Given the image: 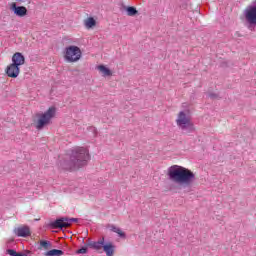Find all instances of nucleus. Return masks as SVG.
<instances>
[{"label": "nucleus", "mask_w": 256, "mask_h": 256, "mask_svg": "<svg viewBox=\"0 0 256 256\" xmlns=\"http://www.w3.org/2000/svg\"><path fill=\"white\" fill-rule=\"evenodd\" d=\"M167 177L169 181L178 185L170 186V191H175V189H185L186 187H191V185L195 183V173L180 165L170 166L167 170Z\"/></svg>", "instance_id": "obj_1"}, {"label": "nucleus", "mask_w": 256, "mask_h": 256, "mask_svg": "<svg viewBox=\"0 0 256 256\" xmlns=\"http://www.w3.org/2000/svg\"><path fill=\"white\" fill-rule=\"evenodd\" d=\"M91 156L89 150L79 147L72 150L69 160H61L58 164L64 171H79L82 167L87 166Z\"/></svg>", "instance_id": "obj_2"}, {"label": "nucleus", "mask_w": 256, "mask_h": 256, "mask_svg": "<svg viewBox=\"0 0 256 256\" xmlns=\"http://www.w3.org/2000/svg\"><path fill=\"white\" fill-rule=\"evenodd\" d=\"M88 247L94 249L95 251H101V249H103L106 256L115 255V244H113L111 241H105V237H102L98 241H90L88 243Z\"/></svg>", "instance_id": "obj_3"}, {"label": "nucleus", "mask_w": 256, "mask_h": 256, "mask_svg": "<svg viewBox=\"0 0 256 256\" xmlns=\"http://www.w3.org/2000/svg\"><path fill=\"white\" fill-rule=\"evenodd\" d=\"M57 113V108L50 107L46 112L42 114H36L37 120H34L35 127L38 131H41L46 127V125H49L51 123V120L53 117H55V114Z\"/></svg>", "instance_id": "obj_4"}, {"label": "nucleus", "mask_w": 256, "mask_h": 256, "mask_svg": "<svg viewBox=\"0 0 256 256\" xmlns=\"http://www.w3.org/2000/svg\"><path fill=\"white\" fill-rule=\"evenodd\" d=\"M176 123L184 135H188V133H193L195 131V125H193L191 118L187 117V114L184 111H181L178 114Z\"/></svg>", "instance_id": "obj_5"}, {"label": "nucleus", "mask_w": 256, "mask_h": 256, "mask_svg": "<svg viewBox=\"0 0 256 256\" xmlns=\"http://www.w3.org/2000/svg\"><path fill=\"white\" fill-rule=\"evenodd\" d=\"M81 55H83L81 48H79V46L72 45L66 47L64 59L67 63H77V61L81 59Z\"/></svg>", "instance_id": "obj_6"}, {"label": "nucleus", "mask_w": 256, "mask_h": 256, "mask_svg": "<svg viewBox=\"0 0 256 256\" xmlns=\"http://www.w3.org/2000/svg\"><path fill=\"white\" fill-rule=\"evenodd\" d=\"M72 223H79L78 218L60 217L49 223L51 229H67Z\"/></svg>", "instance_id": "obj_7"}, {"label": "nucleus", "mask_w": 256, "mask_h": 256, "mask_svg": "<svg viewBox=\"0 0 256 256\" xmlns=\"http://www.w3.org/2000/svg\"><path fill=\"white\" fill-rule=\"evenodd\" d=\"M10 11H12V13L16 15V17H20V18L27 17V13H28L27 7L18 6L16 2H13L10 5Z\"/></svg>", "instance_id": "obj_8"}, {"label": "nucleus", "mask_w": 256, "mask_h": 256, "mask_svg": "<svg viewBox=\"0 0 256 256\" xmlns=\"http://www.w3.org/2000/svg\"><path fill=\"white\" fill-rule=\"evenodd\" d=\"M245 18L249 25H256V5L249 6L245 10Z\"/></svg>", "instance_id": "obj_9"}, {"label": "nucleus", "mask_w": 256, "mask_h": 256, "mask_svg": "<svg viewBox=\"0 0 256 256\" xmlns=\"http://www.w3.org/2000/svg\"><path fill=\"white\" fill-rule=\"evenodd\" d=\"M5 73L7 77H10L11 79H17L19 77V73H21V68L11 63L6 67Z\"/></svg>", "instance_id": "obj_10"}, {"label": "nucleus", "mask_w": 256, "mask_h": 256, "mask_svg": "<svg viewBox=\"0 0 256 256\" xmlns=\"http://www.w3.org/2000/svg\"><path fill=\"white\" fill-rule=\"evenodd\" d=\"M13 233L16 235V237H31V228H29L27 225L19 226L14 228Z\"/></svg>", "instance_id": "obj_11"}, {"label": "nucleus", "mask_w": 256, "mask_h": 256, "mask_svg": "<svg viewBox=\"0 0 256 256\" xmlns=\"http://www.w3.org/2000/svg\"><path fill=\"white\" fill-rule=\"evenodd\" d=\"M12 64L17 67H21V65H25V56L21 52H16L12 56Z\"/></svg>", "instance_id": "obj_12"}, {"label": "nucleus", "mask_w": 256, "mask_h": 256, "mask_svg": "<svg viewBox=\"0 0 256 256\" xmlns=\"http://www.w3.org/2000/svg\"><path fill=\"white\" fill-rule=\"evenodd\" d=\"M97 69L103 74V77H111V75H113L111 69L107 68L105 65H98Z\"/></svg>", "instance_id": "obj_13"}, {"label": "nucleus", "mask_w": 256, "mask_h": 256, "mask_svg": "<svg viewBox=\"0 0 256 256\" xmlns=\"http://www.w3.org/2000/svg\"><path fill=\"white\" fill-rule=\"evenodd\" d=\"M110 231H112L113 233H117V235L121 237V239H125V237H127L125 232L121 231V228L115 225H110Z\"/></svg>", "instance_id": "obj_14"}, {"label": "nucleus", "mask_w": 256, "mask_h": 256, "mask_svg": "<svg viewBox=\"0 0 256 256\" xmlns=\"http://www.w3.org/2000/svg\"><path fill=\"white\" fill-rule=\"evenodd\" d=\"M95 25H97V21L95 20V18L88 17L85 20V27H86V29H93V27H95Z\"/></svg>", "instance_id": "obj_15"}, {"label": "nucleus", "mask_w": 256, "mask_h": 256, "mask_svg": "<svg viewBox=\"0 0 256 256\" xmlns=\"http://www.w3.org/2000/svg\"><path fill=\"white\" fill-rule=\"evenodd\" d=\"M65 252H63V250H59V249H52V250H48L44 253L45 256H61L64 255Z\"/></svg>", "instance_id": "obj_16"}, {"label": "nucleus", "mask_w": 256, "mask_h": 256, "mask_svg": "<svg viewBox=\"0 0 256 256\" xmlns=\"http://www.w3.org/2000/svg\"><path fill=\"white\" fill-rule=\"evenodd\" d=\"M126 13H127L128 17H135V15H137L139 13V11L137 10V8H135L133 6H127Z\"/></svg>", "instance_id": "obj_17"}, {"label": "nucleus", "mask_w": 256, "mask_h": 256, "mask_svg": "<svg viewBox=\"0 0 256 256\" xmlns=\"http://www.w3.org/2000/svg\"><path fill=\"white\" fill-rule=\"evenodd\" d=\"M52 244L48 240H41L38 249H51Z\"/></svg>", "instance_id": "obj_18"}, {"label": "nucleus", "mask_w": 256, "mask_h": 256, "mask_svg": "<svg viewBox=\"0 0 256 256\" xmlns=\"http://www.w3.org/2000/svg\"><path fill=\"white\" fill-rule=\"evenodd\" d=\"M87 247H89V243L86 244L85 246H82L80 249H78V250L76 251V254H77V255H84L85 253H88L89 248H87Z\"/></svg>", "instance_id": "obj_19"}, {"label": "nucleus", "mask_w": 256, "mask_h": 256, "mask_svg": "<svg viewBox=\"0 0 256 256\" xmlns=\"http://www.w3.org/2000/svg\"><path fill=\"white\" fill-rule=\"evenodd\" d=\"M6 253L10 256H17V252L15 251V249H7Z\"/></svg>", "instance_id": "obj_20"}, {"label": "nucleus", "mask_w": 256, "mask_h": 256, "mask_svg": "<svg viewBox=\"0 0 256 256\" xmlns=\"http://www.w3.org/2000/svg\"><path fill=\"white\" fill-rule=\"evenodd\" d=\"M208 97H210V99H219V94L210 93V94H208Z\"/></svg>", "instance_id": "obj_21"}, {"label": "nucleus", "mask_w": 256, "mask_h": 256, "mask_svg": "<svg viewBox=\"0 0 256 256\" xmlns=\"http://www.w3.org/2000/svg\"><path fill=\"white\" fill-rule=\"evenodd\" d=\"M16 256H27V254L23 252H16Z\"/></svg>", "instance_id": "obj_22"}, {"label": "nucleus", "mask_w": 256, "mask_h": 256, "mask_svg": "<svg viewBox=\"0 0 256 256\" xmlns=\"http://www.w3.org/2000/svg\"><path fill=\"white\" fill-rule=\"evenodd\" d=\"M16 1H23V0H16Z\"/></svg>", "instance_id": "obj_23"}, {"label": "nucleus", "mask_w": 256, "mask_h": 256, "mask_svg": "<svg viewBox=\"0 0 256 256\" xmlns=\"http://www.w3.org/2000/svg\"><path fill=\"white\" fill-rule=\"evenodd\" d=\"M27 253H31L30 251H27Z\"/></svg>", "instance_id": "obj_24"}]
</instances>
